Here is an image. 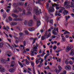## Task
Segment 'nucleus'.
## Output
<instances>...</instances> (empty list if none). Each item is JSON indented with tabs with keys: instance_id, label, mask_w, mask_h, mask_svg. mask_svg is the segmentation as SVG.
<instances>
[{
	"instance_id": "1",
	"label": "nucleus",
	"mask_w": 74,
	"mask_h": 74,
	"mask_svg": "<svg viewBox=\"0 0 74 74\" xmlns=\"http://www.w3.org/2000/svg\"><path fill=\"white\" fill-rule=\"evenodd\" d=\"M51 30L49 29L48 30V31H46L45 34V38H46V36L47 37H46L47 38H48V37H51Z\"/></svg>"
},
{
	"instance_id": "2",
	"label": "nucleus",
	"mask_w": 74,
	"mask_h": 74,
	"mask_svg": "<svg viewBox=\"0 0 74 74\" xmlns=\"http://www.w3.org/2000/svg\"><path fill=\"white\" fill-rule=\"evenodd\" d=\"M72 48H73V46H72V45H69L68 46L66 47V52H69L70 49H71Z\"/></svg>"
},
{
	"instance_id": "3",
	"label": "nucleus",
	"mask_w": 74,
	"mask_h": 74,
	"mask_svg": "<svg viewBox=\"0 0 74 74\" xmlns=\"http://www.w3.org/2000/svg\"><path fill=\"white\" fill-rule=\"evenodd\" d=\"M71 6L69 5H67L66 6H65L66 8H70V7H71L72 8H73H73H74V3H73V2H71Z\"/></svg>"
},
{
	"instance_id": "4",
	"label": "nucleus",
	"mask_w": 74,
	"mask_h": 74,
	"mask_svg": "<svg viewBox=\"0 0 74 74\" xmlns=\"http://www.w3.org/2000/svg\"><path fill=\"white\" fill-rule=\"evenodd\" d=\"M33 23V20H30L29 21L28 25L29 26H32Z\"/></svg>"
},
{
	"instance_id": "5",
	"label": "nucleus",
	"mask_w": 74,
	"mask_h": 74,
	"mask_svg": "<svg viewBox=\"0 0 74 74\" xmlns=\"http://www.w3.org/2000/svg\"><path fill=\"white\" fill-rule=\"evenodd\" d=\"M15 68L13 67L12 69H11L9 70V71L10 73H14L15 71Z\"/></svg>"
},
{
	"instance_id": "6",
	"label": "nucleus",
	"mask_w": 74,
	"mask_h": 74,
	"mask_svg": "<svg viewBox=\"0 0 74 74\" xmlns=\"http://www.w3.org/2000/svg\"><path fill=\"white\" fill-rule=\"evenodd\" d=\"M37 52V50H32L31 51V55L32 56H34V52Z\"/></svg>"
},
{
	"instance_id": "7",
	"label": "nucleus",
	"mask_w": 74,
	"mask_h": 74,
	"mask_svg": "<svg viewBox=\"0 0 74 74\" xmlns=\"http://www.w3.org/2000/svg\"><path fill=\"white\" fill-rule=\"evenodd\" d=\"M65 69L66 70H70L71 69V67L70 65H66L65 66Z\"/></svg>"
},
{
	"instance_id": "8",
	"label": "nucleus",
	"mask_w": 74,
	"mask_h": 74,
	"mask_svg": "<svg viewBox=\"0 0 74 74\" xmlns=\"http://www.w3.org/2000/svg\"><path fill=\"white\" fill-rule=\"evenodd\" d=\"M62 9H59L58 10V13H62V12L63 11V10H65V8H64L62 7Z\"/></svg>"
},
{
	"instance_id": "9",
	"label": "nucleus",
	"mask_w": 74,
	"mask_h": 74,
	"mask_svg": "<svg viewBox=\"0 0 74 74\" xmlns=\"http://www.w3.org/2000/svg\"><path fill=\"white\" fill-rule=\"evenodd\" d=\"M51 8V7H50L49 8V10L48 11L49 12H54V11H55V10H54V9H53V8H52L51 9H50V8Z\"/></svg>"
},
{
	"instance_id": "10",
	"label": "nucleus",
	"mask_w": 74,
	"mask_h": 74,
	"mask_svg": "<svg viewBox=\"0 0 74 74\" xmlns=\"http://www.w3.org/2000/svg\"><path fill=\"white\" fill-rule=\"evenodd\" d=\"M20 15L21 16L23 15H26V10L25 9H23L22 13H21Z\"/></svg>"
},
{
	"instance_id": "11",
	"label": "nucleus",
	"mask_w": 74,
	"mask_h": 74,
	"mask_svg": "<svg viewBox=\"0 0 74 74\" xmlns=\"http://www.w3.org/2000/svg\"><path fill=\"white\" fill-rule=\"evenodd\" d=\"M70 55L73 56L74 55V49H72L71 51V52L70 53Z\"/></svg>"
},
{
	"instance_id": "12",
	"label": "nucleus",
	"mask_w": 74,
	"mask_h": 74,
	"mask_svg": "<svg viewBox=\"0 0 74 74\" xmlns=\"http://www.w3.org/2000/svg\"><path fill=\"white\" fill-rule=\"evenodd\" d=\"M1 60L2 63H5L7 62V61L5 60L3 58H1Z\"/></svg>"
},
{
	"instance_id": "13",
	"label": "nucleus",
	"mask_w": 74,
	"mask_h": 74,
	"mask_svg": "<svg viewBox=\"0 0 74 74\" xmlns=\"http://www.w3.org/2000/svg\"><path fill=\"white\" fill-rule=\"evenodd\" d=\"M0 71H1V72H4L5 71V69L1 67H0Z\"/></svg>"
},
{
	"instance_id": "14",
	"label": "nucleus",
	"mask_w": 74,
	"mask_h": 74,
	"mask_svg": "<svg viewBox=\"0 0 74 74\" xmlns=\"http://www.w3.org/2000/svg\"><path fill=\"white\" fill-rule=\"evenodd\" d=\"M14 66V62H11V64L10 66V67H13Z\"/></svg>"
},
{
	"instance_id": "15",
	"label": "nucleus",
	"mask_w": 74,
	"mask_h": 74,
	"mask_svg": "<svg viewBox=\"0 0 74 74\" xmlns=\"http://www.w3.org/2000/svg\"><path fill=\"white\" fill-rule=\"evenodd\" d=\"M41 25V22L40 21H38L37 22V26H39Z\"/></svg>"
},
{
	"instance_id": "16",
	"label": "nucleus",
	"mask_w": 74,
	"mask_h": 74,
	"mask_svg": "<svg viewBox=\"0 0 74 74\" xmlns=\"http://www.w3.org/2000/svg\"><path fill=\"white\" fill-rule=\"evenodd\" d=\"M50 54L49 53H47L46 55L44 57V60H45L47 59V58L48 57V56H49Z\"/></svg>"
},
{
	"instance_id": "17",
	"label": "nucleus",
	"mask_w": 74,
	"mask_h": 74,
	"mask_svg": "<svg viewBox=\"0 0 74 74\" xmlns=\"http://www.w3.org/2000/svg\"><path fill=\"white\" fill-rule=\"evenodd\" d=\"M54 71L55 72V73H56L57 74H59V72H60L59 71H58V70L57 69H55V70H54Z\"/></svg>"
},
{
	"instance_id": "18",
	"label": "nucleus",
	"mask_w": 74,
	"mask_h": 74,
	"mask_svg": "<svg viewBox=\"0 0 74 74\" xmlns=\"http://www.w3.org/2000/svg\"><path fill=\"white\" fill-rule=\"evenodd\" d=\"M12 16H13V17H14V18H17L18 17V15L14 14H12L11 15Z\"/></svg>"
},
{
	"instance_id": "19",
	"label": "nucleus",
	"mask_w": 74,
	"mask_h": 74,
	"mask_svg": "<svg viewBox=\"0 0 74 74\" xmlns=\"http://www.w3.org/2000/svg\"><path fill=\"white\" fill-rule=\"evenodd\" d=\"M29 30V31H33V30H34L35 29H34V27H32V28H29L28 29Z\"/></svg>"
},
{
	"instance_id": "20",
	"label": "nucleus",
	"mask_w": 74,
	"mask_h": 74,
	"mask_svg": "<svg viewBox=\"0 0 74 74\" xmlns=\"http://www.w3.org/2000/svg\"><path fill=\"white\" fill-rule=\"evenodd\" d=\"M69 11L66 10H64L62 14H68Z\"/></svg>"
},
{
	"instance_id": "21",
	"label": "nucleus",
	"mask_w": 74,
	"mask_h": 74,
	"mask_svg": "<svg viewBox=\"0 0 74 74\" xmlns=\"http://www.w3.org/2000/svg\"><path fill=\"white\" fill-rule=\"evenodd\" d=\"M51 4L52 5V7H55V6H57L59 5L56 4V3H54V4H53L52 3H51Z\"/></svg>"
},
{
	"instance_id": "22",
	"label": "nucleus",
	"mask_w": 74,
	"mask_h": 74,
	"mask_svg": "<svg viewBox=\"0 0 74 74\" xmlns=\"http://www.w3.org/2000/svg\"><path fill=\"white\" fill-rule=\"evenodd\" d=\"M58 71L60 72V71H62V67L60 66V65H59L58 66Z\"/></svg>"
},
{
	"instance_id": "23",
	"label": "nucleus",
	"mask_w": 74,
	"mask_h": 74,
	"mask_svg": "<svg viewBox=\"0 0 74 74\" xmlns=\"http://www.w3.org/2000/svg\"><path fill=\"white\" fill-rule=\"evenodd\" d=\"M13 12L14 13H18L19 12V11L18 10L15 9L13 10Z\"/></svg>"
},
{
	"instance_id": "24",
	"label": "nucleus",
	"mask_w": 74,
	"mask_h": 74,
	"mask_svg": "<svg viewBox=\"0 0 74 74\" xmlns=\"http://www.w3.org/2000/svg\"><path fill=\"white\" fill-rule=\"evenodd\" d=\"M25 61H26V64L29 65V63H30V62H29V61L27 60V59H25Z\"/></svg>"
},
{
	"instance_id": "25",
	"label": "nucleus",
	"mask_w": 74,
	"mask_h": 74,
	"mask_svg": "<svg viewBox=\"0 0 74 74\" xmlns=\"http://www.w3.org/2000/svg\"><path fill=\"white\" fill-rule=\"evenodd\" d=\"M3 45H4V43L3 42L0 43V48H3Z\"/></svg>"
},
{
	"instance_id": "26",
	"label": "nucleus",
	"mask_w": 74,
	"mask_h": 74,
	"mask_svg": "<svg viewBox=\"0 0 74 74\" xmlns=\"http://www.w3.org/2000/svg\"><path fill=\"white\" fill-rule=\"evenodd\" d=\"M36 15H38L39 14V11L38 9H36Z\"/></svg>"
},
{
	"instance_id": "27",
	"label": "nucleus",
	"mask_w": 74,
	"mask_h": 74,
	"mask_svg": "<svg viewBox=\"0 0 74 74\" xmlns=\"http://www.w3.org/2000/svg\"><path fill=\"white\" fill-rule=\"evenodd\" d=\"M27 10H28V11H32V8L31 7H29L27 8Z\"/></svg>"
},
{
	"instance_id": "28",
	"label": "nucleus",
	"mask_w": 74,
	"mask_h": 74,
	"mask_svg": "<svg viewBox=\"0 0 74 74\" xmlns=\"http://www.w3.org/2000/svg\"><path fill=\"white\" fill-rule=\"evenodd\" d=\"M53 34L54 35H57V32L55 31H53V30L52 31Z\"/></svg>"
},
{
	"instance_id": "29",
	"label": "nucleus",
	"mask_w": 74,
	"mask_h": 74,
	"mask_svg": "<svg viewBox=\"0 0 74 74\" xmlns=\"http://www.w3.org/2000/svg\"><path fill=\"white\" fill-rule=\"evenodd\" d=\"M30 62L31 63V66H32V67H34V62L31 61Z\"/></svg>"
},
{
	"instance_id": "30",
	"label": "nucleus",
	"mask_w": 74,
	"mask_h": 74,
	"mask_svg": "<svg viewBox=\"0 0 74 74\" xmlns=\"http://www.w3.org/2000/svg\"><path fill=\"white\" fill-rule=\"evenodd\" d=\"M38 46H36L34 47L33 50H37V47Z\"/></svg>"
},
{
	"instance_id": "31",
	"label": "nucleus",
	"mask_w": 74,
	"mask_h": 74,
	"mask_svg": "<svg viewBox=\"0 0 74 74\" xmlns=\"http://www.w3.org/2000/svg\"><path fill=\"white\" fill-rule=\"evenodd\" d=\"M18 63L20 64V66H21V67H23V65L22 64V63H21V62L18 61Z\"/></svg>"
},
{
	"instance_id": "32",
	"label": "nucleus",
	"mask_w": 74,
	"mask_h": 74,
	"mask_svg": "<svg viewBox=\"0 0 74 74\" xmlns=\"http://www.w3.org/2000/svg\"><path fill=\"white\" fill-rule=\"evenodd\" d=\"M36 64H38V63H39V61H38V58H36Z\"/></svg>"
},
{
	"instance_id": "33",
	"label": "nucleus",
	"mask_w": 74,
	"mask_h": 74,
	"mask_svg": "<svg viewBox=\"0 0 74 74\" xmlns=\"http://www.w3.org/2000/svg\"><path fill=\"white\" fill-rule=\"evenodd\" d=\"M27 15H30L31 14V12H30V11H28L26 13Z\"/></svg>"
},
{
	"instance_id": "34",
	"label": "nucleus",
	"mask_w": 74,
	"mask_h": 74,
	"mask_svg": "<svg viewBox=\"0 0 74 74\" xmlns=\"http://www.w3.org/2000/svg\"><path fill=\"white\" fill-rule=\"evenodd\" d=\"M24 24L25 25H27V21H25L24 23Z\"/></svg>"
},
{
	"instance_id": "35",
	"label": "nucleus",
	"mask_w": 74,
	"mask_h": 74,
	"mask_svg": "<svg viewBox=\"0 0 74 74\" xmlns=\"http://www.w3.org/2000/svg\"><path fill=\"white\" fill-rule=\"evenodd\" d=\"M3 18H5L7 16V14L5 13H4L3 15Z\"/></svg>"
},
{
	"instance_id": "36",
	"label": "nucleus",
	"mask_w": 74,
	"mask_h": 74,
	"mask_svg": "<svg viewBox=\"0 0 74 74\" xmlns=\"http://www.w3.org/2000/svg\"><path fill=\"white\" fill-rule=\"evenodd\" d=\"M42 66V64H40L39 65H38V68L41 67Z\"/></svg>"
},
{
	"instance_id": "37",
	"label": "nucleus",
	"mask_w": 74,
	"mask_h": 74,
	"mask_svg": "<svg viewBox=\"0 0 74 74\" xmlns=\"http://www.w3.org/2000/svg\"><path fill=\"white\" fill-rule=\"evenodd\" d=\"M66 40L65 38H62V41L63 42H64V41H66Z\"/></svg>"
},
{
	"instance_id": "38",
	"label": "nucleus",
	"mask_w": 74,
	"mask_h": 74,
	"mask_svg": "<svg viewBox=\"0 0 74 74\" xmlns=\"http://www.w3.org/2000/svg\"><path fill=\"white\" fill-rule=\"evenodd\" d=\"M70 16H68L67 17V16H66V21H67V20H68V18H70Z\"/></svg>"
},
{
	"instance_id": "39",
	"label": "nucleus",
	"mask_w": 74,
	"mask_h": 74,
	"mask_svg": "<svg viewBox=\"0 0 74 74\" xmlns=\"http://www.w3.org/2000/svg\"><path fill=\"white\" fill-rule=\"evenodd\" d=\"M23 46H26V41H23Z\"/></svg>"
},
{
	"instance_id": "40",
	"label": "nucleus",
	"mask_w": 74,
	"mask_h": 74,
	"mask_svg": "<svg viewBox=\"0 0 74 74\" xmlns=\"http://www.w3.org/2000/svg\"><path fill=\"white\" fill-rule=\"evenodd\" d=\"M13 6H14V7H16L18 6V4L16 3H14L13 4Z\"/></svg>"
},
{
	"instance_id": "41",
	"label": "nucleus",
	"mask_w": 74,
	"mask_h": 74,
	"mask_svg": "<svg viewBox=\"0 0 74 74\" xmlns=\"http://www.w3.org/2000/svg\"><path fill=\"white\" fill-rule=\"evenodd\" d=\"M25 33H26L27 34H29V32H28V31L27 30H25Z\"/></svg>"
},
{
	"instance_id": "42",
	"label": "nucleus",
	"mask_w": 74,
	"mask_h": 74,
	"mask_svg": "<svg viewBox=\"0 0 74 74\" xmlns=\"http://www.w3.org/2000/svg\"><path fill=\"white\" fill-rule=\"evenodd\" d=\"M46 7L48 9V8H49V3H47Z\"/></svg>"
},
{
	"instance_id": "43",
	"label": "nucleus",
	"mask_w": 74,
	"mask_h": 74,
	"mask_svg": "<svg viewBox=\"0 0 74 74\" xmlns=\"http://www.w3.org/2000/svg\"><path fill=\"white\" fill-rule=\"evenodd\" d=\"M19 4L20 5H23L24 4V3L23 2H20L19 3Z\"/></svg>"
},
{
	"instance_id": "44",
	"label": "nucleus",
	"mask_w": 74,
	"mask_h": 74,
	"mask_svg": "<svg viewBox=\"0 0 74 74\" xmlns=\"http://www.w3.org/2000/svg\"><path fill=\"white\" fill-rule=\"evenodd\" d=\"M67 1H65L64 3V6H67Z\"/></svg>"
},
{
	"instance_id": "45",
	"label": "nucleus",
	"mask_w": 74,
	"mask_h": 74,
	"mask_svg": "<svg viewBox=\"0 0 74 74\" xmlns=\"http://www.w3.org/2000/svg\"><path fill=\"white\" fill-rule=\"evenodd\" d=\"M61 74H66V71H64L62 73H61Z\"/></svg>"
},
{
	"instance_id": "46",
	"label": "nucleus",
	"mask_w": 74,
	"mask_h": 74,
	"mask_svg": "<svg viewBox=\"0 0 74 74\" xmlns=\"http://www.w3.org/2000/svg\"><path fill=\"white\" fill-rule=\"evenodd\" d=\"M67 33L70 34V32L66 31L64 33V34H67Z\"/></svg>"
},
{
	"instance_id": "47",
	"label": "nucleus",
	"mask_w": 74,
	"mask_h": 74,
	"mask_svg": "<svg viewBox=\"0 0 74 74\" xmlns=\"http://www.w3.org/2000/svg\"><path fill=\"white\" fill-rule=\"evenodd\" d=\"M68 22H67L66 21H65L64 23L65 25L66 26H67V25H68Z\"/></svg>"
},
{
	"instance_id": "48",
	"label": "nucleus",
	"mask_w": 74,
	"mask_h": 74,
	"mask_svg": "<svg viewBox=\"0 0 74 74\" xmlns=\"http://www.w3.org/2000/svg\"><path fill=\"white\" fill-rule=\"evenodd\" d=\"M58 11H56V12L55 13V16H57V15H58Z\"/></svg>"
},
{
	"instance_id": "49",
	"label": "nucleus",
	"mask_w": 74,
	"mask_h": 74,
	"mask_svg": "<svg viewBox=\"0 0 74 74\" xmlns=\"http://www.w3.org/2000/svg\"><path fill=\"white\" fill-rule=\"evenodd\" d=\"M49 23L50 24H52V23H53V20H51L50 21Z\"/></svg>"
},
{
	"instance_id": "50",
	"label": "nucleus",
	"mask_w": 74,
	"mask_h": 74,
	"mask_svg": "<svg viewBox=\"0 0 74 74\" xmlns=\"http://www.w3.org/2000/svg\"><path fill=\"white\" fill-rule=\"evenodd\" d=\"M9 21H12V18L11 17H9Z\"/></svg>"
},
{
	"instance_id": "51",
	"label": "nucleus",
	"mask_w": 74,
	"mask_h": 74,
	"mask_svg": "<svg viewBox=\"0 0 74 74\" xmlns=\"http://www.w3.org/2000/svg\"><path fill=\"white\" fill-rule=\"evenodd\" d=\"M69 63H70V64H73V62L71 61H70L69 62Z\"/></svg>"
},
{
	"instance_id": "52",
	"label": "nucleus",
	"mask_w": 74,
	"mask_h": 74,
	"mask_svg": "<svg viewBox=\"0 0 74 74\" xmlns=\"http://www.w3.org/2000/svg\"><path fill=\"white\" fill-rule=\"evenodd\" d=\"M23 54H24V53H25L26 54V51H25V49L24 50V51H23Z\"/></svg>"
},
{
	"instance_id": "53",
	"label": "nucleus",
	"mask_w": 74,
	"mask_h": 74,
	"mask_svg": "<svg viewBox=\"0 0 74 74\" xmlns=\"http://www.w3.org/2000/svg\"><path fill=\"white\" fill-rule=\"evenodd\" d=\"M49 12V14L50 15H51V16H53V15L52 14V13H51V12Z\"/></svg>"
},
{
	"instance_id": "54",
	"label": "nucleus",
	"mask_w": 74,
	"mask_h": 74,
	"mask_svg": "<svg viewBox=\"0 0 74 74\" xmlns=\"http://www.w3.org/2000/svg\"><path fill=\"white\" fill-rule=\"evenodd\" d=\"M19 34L20 35V37H21L22 35H23V33H22V32H20L19 33Z\"/></svg>"
},
{
	"instance_id": "55",
	"label": "nucleus",
	"mask_w": 74,
	"mask_h": 74,
	"mask_svg": "<svg viewBox=\"0 0 74 74\" xmlns=\"http://www.w3.org/2000/svg\"><path fill=\"white\" fill-rule=\"evenodd\" d=\"M65 62L66 64H69V62L67 60H65Z\"/></svg>"
},
{
	"instance_id": "56",
	"label": "nucleus",
	"mask_w": 74,
	"mask_h": 74,
	"mask_svg": "<svg viewBox=\"0 0 74 74\" xmlns=\"http://www.w3.org/2000/svg\"><path fill=\"white\" fill-rule=\"evenodd\" d=\"M36 40V38H35L34 39V41L32 43V44H34V43H35Z\"/></svg>"
},
{
	"instance_id": "57",
	"label": "nucleus",
	"mask_w": 74,
	"mask_h": 74,
	"mask_svg": "<svg viewBox=\"0 0 74 74\" xmlns=\"http://www.w3.org/2000/svg\"><path fill=\"white\" fill-rule=\"evenodd\" d=\"M8 54H9V55H12V53H11V51H8Z\"/></svg>"
},
{
	"instance_id": "58",
	"label": "nucleus",
	"mask_w": 74,
	"mask_h": 74,
	"mask_svg": "<svg viewBox=\"0 0 74 74\" xmlns=\"http://www.w3.org/2000/svg\"><path fill=\"white\" fill-rule=\"evenodd\" d=\"M45 38H44V36H43L42 37V40H44Z\"/></svg>"
},
{
	"instance_id": "59",
	"label": "nucleus",
	"mask_w": 74,
	"mask_h": 74,
	"mask_svg": "<svg viewBox=\"0 0 74 74\" xmlns=\"http://www.w3.org/2000/svg\"><path fill=\"white\" fill-rule=\"evenodd\" d=\"M18 9L19 10V11H20V12H21V11H22V9H21L20 8H18Z\"/></svg>"
},
{
	"instance_id": "60",
	"label": "nucleus",
	"mask_w": 74,
	"mask_h": 74,
	"mask_svg": "<svg viewBox=\"0 0 74 74\" xmlns=\"http://www.w3.org/2000/svg\"><path fill=\"white\" fill-rule=\"evenodd\" d=\"M56 48H57V47L56 46L54 45V47H53V49H56Z\"/></svg>"
},
{
	"instance_id": "61",
	"label": "nucleus",
	"mask_w": 74,
	"mask_h": 74,
	"mask_svg": "<svg viewBox=\"0 0 74 74\" xmlns=\"http://www.w3.org/2000/svg\"><path fill=\"white\" fill-rule=\"evenodd\" d=\"M13 24H14V26H15V25H17V23L16 22H13Z\"/></svg>"
},
{
	"instance_id": "62",
	"label": "nucleus",
	"mask_w": 74,
	"mask_h": 74,
	"mask_svg": "<svg viewBox=\"0 0 74 74\" xmlns=\"http://www.w3.org/2000/svg\"><path fill=\"white\" fill-rule=\"evenodd\" d=\"M10 11V10L9 9H7L6 10V12L8 13Z\"/></svg>"
},
{
	"instance_id": "63",
	"label": "nucleus",
	"mask_w": 74,
	"mask_h": 74,
	"mask_svg": "<svg viewBox=\"0 0 74 74\" xmlns=\"http://www.w3.org/2000/svg\"><path fill=\"white\" fill-rule=\"evenodd\" d=\"M18 18H15L14 19V21H18Z\"/></svg>"
},
{
	"instance_id": "64",
	"label": "nucleus",
	"mask_w": 74,
	"mask_h": 74,
	"mask_svg": "<svg viewBox=\"0 0 74 74\" xmlns=\"http://www.w3.org/2000/svg\"><path fill=\"white\" fill-rule=\"evenodd\" d=\"M71 15L73 17V18H74V14L73 13H71Z\"/></svg>"
}]
</instances>
